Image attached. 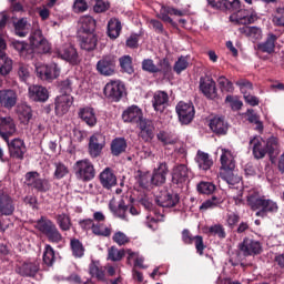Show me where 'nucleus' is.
<instances>
[{
    "label": "nucleus",
    "mask_w": 284,
    "mask_h": 284,
    "mask_svg": "<svg viewBox=\"0 0 284 284\" xmlns=\"http://www.w3.org/2000/svg\"><path fill=\"white\" fill-rule=\"evenodd\" d=\"M214 190H216V185L212 182H200L197 184V192H200V194H212Z\"/></svg>",
    "instance_id": "obj_58"
},
{
    "label": "nucleus",
    "mask_w": 284,
    "mask_h": 284,
    "mask_svg": "<svg viewBox=\"0 0 284 284\" xmlns=\"http://www.w3.org/2000/svg\"><path fill=\"white\" fill-rule=\"evenodd\" d=\"M44 40L45 38H43L41 30L33 31L29 38V41L33 48L41 45Z\"/></svg>",
    "instance_id": "obj_61"
},
{
    "label": "nucleus",
    "mask_w": 284,
    "mask_h": 284,
    "mask_svg": "<svg viewBox=\"0 0 284 284\" xmlns=\"http://www.w3.org/2000/svg\"><path fill=\"white\" fill-rule=\"evenodd\" d=\"M29 97L32 99V101H48V89L41 85H31L29 87Z\"/></svg>",
    "instance_id": "obj_31"
},
{
    "label": "nucleus",
    "mask_w": 284,
    "mask_h": 284,
    "mask_svg": "<svg viewBox=\"0 0 284 284\" xmlns=\"http://www.w3.org/2000/svg\"><path fill=\"white\" fill-rule=\"evenodd\" d=\"M138 128L140 130L139 136L146 143L154 139V124L148 119H143L139 122Z\"/></svg>",
    "instance_id": "obj_18"
},
{
    "label": "nucleus",
    "mask_w": 284,
    "mask_h": 284,
    "mask_svg": "<svg viewBox=\"0 0 284 284\" xmlns=\"http://www.w3.org/2000/svg\"><path fill=\"white\" fill-rule=\"evenodd\" d=\"M71 250L75 258H81V256L85 254V248L83 247V244L79 240H71Z\"/></svg>",
    "instance_id": "obj_54"
},
{
    "label": "nucleus",
    "mask_w": 284,
    "mask_h": 284,
    "mask_svg": "<svg viewBox=\"0 0 284 284\" xmlns=\"http://www.w3.org/2000/svg\"><path fill=\"white\" fill-rule=\"evenodd\" d=\"M17 101H19V95L17 91L12 89H3L0 90V106L4 108V110H12L17 105Z\"/></svg>",
    "instance_id": "obj_10"
},
{
    "label": "nucleus",
    "mask_w": 284,
    "mask_h": 284,
    "mask_svg": "<svg viewBox=\"0 0 284 284\" xmlns=\"http://www.w3.org/2000/svg\"><path fill=\"white\" fill-rule=\"evenodd\" d=\"M57 54L63 61L71 63V65H77L79 63V52L72 45H64L57 50Z\"/></svg>",
    "instance_id": "obj_16"
},
{
    "label": "nucleus",
    "mask_w": 284,
    "mask_h": 284,
    "mask_svg": "<svg viewBox=\"0 0 284 284\" xmlns=\"http://www.w3.org/2000/svg\"><path fill=\"white\" fill-rule=\"evenodd\" d=\"M176 114L179 116V121L182 122L183 125H190L194 120V104L187 102H179L175 106Z\"/></svg>",
    "instance_id": "obj_7"
},
{
    "label": "nucleus",
    "mask_w": 284,
    "mask_h": 284,
    "mask_svg": "<svg viewBox=\"0 0 284 284\" xmlns=\"http://www.w3.org/2000/svg\"><path fill=\"white\" fill-rule=\"evenodd\" d=\"M79 26L81 32L84 34H93L92 32H94V29L97 28V20H94L92 16H82L79 19Z\"/></svg>",
    "instance_id": "obj_32"
},
{
    "label": "nucleus",
    "mask_w": 284,
    "mask_h": 284,
    "mask_svg": "<svg viewBox=\"0 0 284 284\" xmlns=\"http://www.w3.org/2000/svg\"><path fill=\"white\" fill-rule=\"evenodd\" d=\"M38 72L40 73L41 79H44L45 81H54V79H59L61 68H59V64L52 62L40 67Z\"/></svg>",
    "instance_id": "obj_13"
},
{
    "label": "nucleus",
    "mask_w": 284,
    "mask_h": 284,
    "mask_svg": "<svg viewBox=\"0 0 284 284\" xmlns=\"http://www.w3.org/2000/svg\"><path fill=\"white\" fill-rule=\"evenodd\" d=\"M14 213V204L12 199L8 195H0V214L2 216H10Z\"/></svg>",
    "instance_id": "obj_38"
},
{
    "label": "nucleus",
    "mask_w": 284,
    "mask_h": 284,
    "mask_svg": "<svg viewBox=\"0 0 284 284\" xmlns=\"http://www.w3.org/2000/svg\"><path fill=\"white\" fill-rule=\"evenodd\" d=\"M210 128L214 134H227V122L224 118L214 116L210 121Z\"/></svg>",
    "instance_id": "obj_35"
},
{
    "label": "nucleus",
    "mask_w": 284,
    "mask_h": 284,
    "mask_svg": "<svg viewBox=\"0 0 284 284\" xmlns=\"http://www.w3.org/2000/svg\"><path fill=\"white\" fill-rule=\"evenodd\" d=\"M55 221L62 232H69L72 227V220H70V215L65 213L58 214Z\"/></svg>",
    "instance_id": "obj_45"
},
{
    "label": "nucleus",
    "mask_w": 284,
    "mask_h": 284,
    "mask_svg": "<svg viewBox=\"0 0 284 284\" xmlns=\"http://www.w3.org/2000/svg\"><path fill=\"white\" fill-rule=\"evenodd\" d=\"M119 61L120 68L123 70V72H126L128 74H132V72H134V68L132 67V57L123 55L119 59Z\"/></svg>",
    "instance_id": "obj_53"
},
{
    "label": "nucleus",
    "mask_w": 284,
    "mask_h": 284,
    "mask_svg": "<svg viewBox=\"0 0 284 284\" xmlns=\"http://www.w3.org/2000/svg\"><path fill=\"white\" fill-rule=\"evenodd\" d=\"M54 168L55 170L53 176L54 179H58V181L64 179V176H68V174H70V169L68 168V165L63 164V162H55Z\"/></svg>",
    "instance_id": "obj_50"
},
{
    "label": "nucleus",
    "mask_w": 284,
    "mask_h": 284,
    "mask_svg": "<svg viewBox=\"0 0 284 284\" xmlns=\"http://www.w3.org/2000/svg\"><path fill=\"white\" fill-rule=\"evenodd\" d=\"M39 272V263L29 262L21 265L19 268V274L21 276H34Z\"/></svg>",
    "instance_id": "obj_43"
},
{
    "label": "nucleus",
    "mask_w": 284,
    "mask_h": 284,
    "mask_svg": "<svg viewBox=\"0 0 284 284\" xmlns=\"http://www.w3.org/2000/svg\"><path fill=\"white\" fill-rule=\"evenodd\" d=\"M17 133V124L14 120L10 116L0 118V136L3 141H8L10 136H14Z\"/></svg>",
    "instance_id": "obj_12"
},
{
    "label": "nucleus",
    "mask_w": 284,
    "mask_h": 284,
    "mask_svg": "<svg viewBox=\"0 0 284 284\" xmlns=\"http://www.w3.org/2000/svg\"><path fill=\"white\" fill-rule=\"evenodd\" d=\"M122 29L121 21L116 18H112L108 23V37H110V39H119Z\"/></svg>",
    "instance_id": "obj_42"
},
{
    "label": "nucleus",
    "mask_w": 284,
    "mask_h": 284,
    "mask_svg": "<svg viewBox=\"0 0 284 284\" xmlns=\"http://www.w3.org/2000/svg\"><path fill=\"white\" fill-rule=\"evenodd\" d=\"M105 148V135L101 133H94L89 140V154L91 159L101 156V152Z\"/></svg>",
    "instance_id": "obj_8"
},
{
    "label": "nucleus",
    "mask_w": 284,
    "mask_h": 284,
    "mask_svg": "<svg viewBox=\"0 0 284 284\" xmlns=\"http://www.w3.org/2000/svg\"><path fill=\"white\" fill-rule=\"evenodd\" d=\"M78 115L90 128H94V125H97V114L94 113V109H92V108H82V109L79 110Z\"/></svg>",
    "instance_id": "obj_36"
},
{
    "label": "nucleus",
    "mask_w": 284,
    "mask_h": 284,
    "mask_svg": "<svg viewBox=\"0 0 284 284\" xmlns=\"http://www.w3.org/2000/svg\"><path fill=\"white\" fill-rule=\"evenodd\" d=\"M235 85H239L242 94H247V92L252 91L253 87H252V82H250L248 80L245 79H240L235 82Z\"/></svg>",
    "instance_id": "obj_64"
},
{
    "label": "nucleus",
    "mask_w": 284,
    "mask_h": 284,
    "mask_svg": "<svg viewBox=\"0 0 284 284\" xmlns=\"http://www.w3.org/2000/svg\"><path fill=\"white\" fill-rule=\"evenodd\" d=\"M104 95L111 101H121L125 93V84L121 80H111L104 87Z\"/></svg>",
    "instance_id": "obj_4"
},
{
    "label": "nucleus",
    "mask_w": 284,
    "mask_h": 284,
    "mask_svg": "<svg viewBox=\"0 0 284 284\" xmlns=\"http://www.w3.org/2000/svg\"><path fill=\"white\" fill-rule=\"evenodd\" d=\"M246 203L253 212H256L255 216H260V219H265L267 214L278 212V204L274 200L261 195L258 191L248 192Z\"/></svg>",
    "instance_id": "obj_1"
},
{
    "label": "nucleus",
    "mask_w": 284,
    "mask_h": 284,
    "mask_svg": "<svg viewBox=\"0 0 284 284\" xmlns=\"http://www.w3.org/2000/svg\"><path fill=\"white\" fill-rule=\"evenodd\" d=\"M2 50H6V40L0 37V74L6 77L12 72V60Z\"/></svg>",
    "instance_id": "obj_21"
},
{
    "label": "nucleus",
    "mask_w": 284,
    "mask_h": 284,
    "mask_svg": "<svg viewBox=\"0 0 284 284\" xmlns=\"http://www.w3.org/2000/svg\"><path fill=\"white\" fill-rule=\"evenodd\" d=\"M92 234L95 236H110L112 234V227L103 224V222H94Z\"/></svg>",
    "instance_id": "obj_47"
},
{
    "label": "nucleus",
    "mask_w": 284,
    "mask_h": 284,
    "mask_svg": "<svg viewBox=\"0 0 284 284\" xmlns=\"http://www.w3.org/2000/svg\"><path fill=\"white\" fill-rule=\"evenodd\" d=\"M156 139L162 145H176L179 136L172 131L162 130L156 134Z\"/></svg>",
    "instance_id": "obj_33"
},
{
    "label": "nucleus",
    "mask_w": 284,
    "mask_h": 284,
    "mask_svg": "<svg viewBox=\"0 0 284 284\" xmlns=\"http://www.w3.org/2000/svg\"><path fill=\"white\" fill-rule=\"evenodd\" d=\"M74 77L67 78L59 83V90L61 94H72V88H74Z\"/></svg>",
    "instance_id": "obj_49"
},
{
    "label": "nucleus",
    "mask_w": 284,
    "mask_h": 284,
    "mask_svg": "<svg viewBox=\"0 0 284 284\" xmlns=\"http://www.w3.org/2000/svg\"><path fill=\"white\" fill-rule=\"evenodd\" d=\"M180 201L179 194L162 191L156 197L155 203L161 207H174Z\"/></svg>",
    "instance_id": "obj_17"
},
{
    "label": "nucleus",
    "mask_w": 284,
    "mask_h": 284,
    "mask_svg": "<svg viewBox=\"0 0 284 284\" xmlns=\"http://www.w3.org/2000/svg\"><path fill=\"white\" fill-rule=\"evenodd\" d=\"M195 160L200 170L206 171V170H210L212 165H214V161H212V159L210 158V154L203 151L197 152Z\"/></svg>",
    "instance_id": "obj_41"
},
{
    "label": "nucleus",
    "mask_w": 284,
    "mask_h": 284,
    "mask_svg": "<svg viewBox=\"0 0 284 284\" xmlns=\"http://www.w3.org/2000/svg\"><path fill=\"white\" fill-rule=\"evenodd\" d=\"M124 123H140L143 121V110L138 105H131L122 112Z\"/></svg>",
    "instance_id": "obj_14"
},
{
    "label": "nucleus",
    "mask_w": 284,
    "mask_h": 284,
    "mask_svg": "<svg viewBox=\"0 0 284 284\" xmlns=\"http://www.w3.org/2000/svg\"><path fill=\"white\" fill-rule=\"evenodd\" d=\"M263 246H261V242L245 237L243 242L240 244V251L244 254V256H254L256 254H261Z\"/></svg>",
    "instance_id": "obj_11"
},
{
    "label": "nucleus",
    "mask_w": 284,
    "mask_h": 284,
    "mask_svg": "<svg viewBox=\"0 0 284 284\" xmlns=\"http://www.w3.org/2000/svg\"><path fill=\"white\" fill-rule=\"evenodd\" d=\"M190 67V57L187 55H181L180 58H178V60L175 61L174 65H173V70L176 74H181V72L187 70V68Z\"/></svg>",
    "instance_id": "obj_48"
},
{
    "label": "nucleus",
    "mask_w": 284,
    "mask_h": 284,
    "mask_svg": "<svg viewBox=\"0 0 284 284\" xmlns=\"http://www.w3.org/2000/svg\"><path fill=\"white\" fill-rule=\"evenodd\" d=\"M168 172H170L168 169V163H160L151 175L152 185H163L168 179Z\"/></svg>",
    "instance_id": "obj_24"
},
{
    "label": "nucleus",
    "mask_w": 284,
    "mask_h": 284,
    "mask_svg": "<svg viewBox=\"0 0 284 284\" xmlns=\"http://www.w3.org/2000/svg\"><path fill=\"white\" fill-rule=\"evenodd\" d=\"M109 210L114 216H116V219L128 221V205L125 204V201L120 200L116 204V201L111 200L109 203Z\"/></svg>",
    "instance_id": "obj_23"
},
{
    "label": "nucleus",
    "mask_w": 284,
    "mask_h": 284,
    "mask_svg": "<svg viewBox=\"0 0 284 284\" xmlns=\"http://www.w3.org/2000/svg\"><path fill=\"white\" fill-rule=\"evenodd\" d=\"M55 261H57V255L54 253V248L50 244H45L44 252H43L44 265H48V267H52Z\"/></svg>",
    "instance_id": "obj_46"
},
{
    "label": "nucleus",
    "mask_w": 284,
    "mask_h": 284,
    "mask_svg": "<svg viewBox=\"0 0 284 284\" xmlns=\"http://www.w3.org/2000/svg\"><path fill=\"white\" fill-rule=\"evenodd\" d=\"M190 171L185 164L175 165L172 171V183L181 185L187 181Z\"/></svg>",
    "instance_id": "obj_26"
},
{
    "label": "nucleus",
    "mask_w": 284,
    "mask_h": 284,
    "mask_svg": "<svg viewBox=\"0 0 284 284\" xmlns=\"http://www.w3.org/2000/svg\"><path fill=\"white\" fill-rule=\"evenodd\" d=\"M276 41H278V37L274 33H268L266 40L257 44V50L272 54L276 48Z\"/></svg>",
    "instance_id": "obj_34"
},
{
    "label": "nucleus",
    "mask_w": 284,
    "mask_h": 284,
    "mask_svg": "<svg viewBox=\"0 0 284 284\" xmlns=\"http://www.w3.org/2000/svg\"><path fill=\"white\" fill-rule=\"evenodd\" d=\"M44 236H47L50 243H61V241H63V235H61L57 225L53 226V229H51Z\"/></svg>",
    "instance_id": "obj_56"
},
{
    "label": "nucleus",
    "mask_w": 284,
    "mask_h": 284,
    "mask_svg": "<svg viewBox=\"0 0 284 284\" xmlns=\"http://www.w3.org/2000/svg\"><path fill=\"white\" fill-rule=\"evenodd\" d=\"M136 181L141 187H148V184L152 181V175L150 172L138 171Z\"/></svg>",
    "instance_id": "obj_60"
},
{
    "label": "nucleus",
    "mask_w": 284,
    "mask_h": 284,
    "mask_svg": "<svg viewBox=\"0 0 284 284\" xmlns=\"http://www.w3.org/2000/svg\"><path fill=\"white\" fill-rule=\"evenodd\" d=\"M6 143L8 145L10 159H17L18 161H23V159H26V152H28V149L26 148V142L22 139L16 138L10 141V138H8Z\"/></svg>",
    "instance_id": "obj_5"
},
{
    "label": "nucleus",
    "mask_w": 284,
    "mask_h": 284,
    "mask_svg": "<svg viewBox=\"0 0 284 284\" xmlns=\"http://www.w3.org/2000/svg\"><path fill=\"white\" fill-rule=\"evenodd\" d=\"M113 242L116 243V245H128V243L130 242V237H128V235H125V233L118 231L113 234Z\"/></svg>",
    "instance_id": "obj_63"
},
{
    "label": "nucleus",
    "mask_w": 284,
    "mask_h": 284,
    "mask_svg": "<svg viewBox=\"0 0 284 284\" xmlns=\"http://www.w3.org/2000/svg\"><path fill=\"white\" fill-rule=\"evenodd\" d=\"M53 226H55L54 222L44 216L36 222V229L44 235H47L51 231V229H53Z\"/></svg>",
    "instance_id": "obj_44"
},
{
    "label": "nucleus",
    "mask_w": 284,
    "mask_h": 284,
    "mask_svg": "<svg viewBox=\"0 0 284 284\" xmlns=\"http://www.w3.org/2000/svg\"><path fill=\"white\" fill-rule=\"evenodd\" d=\"M184 17L185 12L183 10H179L174 7L162 6L160 9V13L158 14V19L164 21V23H174V20L171 17Z\"/></svg>",
    "instance_id": "obj_19"
},
{
    "label": "nucleus",
    "mask_w": 284,
    "mask_h": 284,
    "mask_svg": "<svg viewBox=\"0 0 284 284\" xmlns=\"http://www.w3.org/2000/svg\"><path fill=\"white\" fill-rule=\"evenodd\" d=\"M142 70H144V72H150L151 74H156L159 72V67L154 64V60L145 59L142 61Z\"/></svg>",
    "instance_id": "obj_62"
},
{
    "label": "nucleus",
    "mask_w": 284,
    "mask_h": 284,
    "mask_svg": "<svg viewBox=\"0 0 284 284\" xmlns=\"http://www.w3.org/2000/svg\"><path fill=\"white\" fill-rule=\"evenodd\" d=\"M257 19L258 16L256 12H251L241 8L233 11V13L230 16V21L231 23H234V26H250L251 23H255Z\"/></svg>",
    "instance_id": "obj_3"
},
{
    "label": "nucleus",
    "mask_w": 284,
    "mask_h": 284,
    "mask_svg": "<svg viewBox=\"0 0 284 284\" xmlns=\"http://www.w3.org/2000/svg\"><path fill=\"white\" fill-rule=\"evenodd\" d=\"M222 10H227L229 12L241 10V0H224Z\"/></svg>",
    "instance_id": "obj_59"
},
{
    "label": "nucleus",
    "mask_w": 284,
    "mask_h": 284,
    "mask_svg": "<svg viewBox=\"0 0 284 284\" xmlns=\"http://www.w3.org/2000/svg\"><path fill=\"white\" fill-rule=\"evenodd\" d=\"M200 90L206 97V99L214 100L216 97H219V93L216 92V82L212 79L200 81Z\"/></svg>",
    "instance_id": "obj_25"
},
{
    "label": "nucleus",
    "mask_w": 284,
    "mask_h": 284,
    "mask_svg": "<svg viewBox=\"0 0 284 284\" xmlns=\"http://www.w3.org/2000/svg\"><path fill=\"white\" fill-rule=\"evenodd\" d=\"M266 154H278V139L272 136L266 141Z\"/></svg>",
    "instance_id": "obj_57"
},
{
    "label": "nucleus",
    "mask_w": 284,
    "mask_h": 284,
    "mask_svg": "<svg viewBox=\"0 0 284 284\" xmlns=\"http://www.w3.org/2000/svg\"><path fill=\"white\" fill-rule=\"evenodd\" d=\"M250 145L255 159H264L265 154H267L266 141L263 138L258 135L253 136L250 140Z\"/></svg>",
    "instance_id": "obj_20"
},
{
    "label": "nucleus",
    "mask_w": 284,
    "mask_h": 284,
    "mask_svg": "<svg viewBox=\"0 0 284 284\" xmlns=\"http://www.w3.org/2000/svg\"><path fill=\"white\" fill-rule=\"evenodd\" d=\"M72 103H74V98H72L70 94L58 95L54 101L57 116L68 114V112H70V108H72Z\"/></svg>",
    "instance_id": "obj_9"
},
{
    "label": "nucleus",
    "mask_w": 284,
    "mask_h": 284,
    "mask_svg": "<svg viewBox=\"0 0 284 284\" xmlns=\"http://www.w3.org/2000/svg\"><path fill=\"white\" fill-rule=\"evenodd\" d=\"M221 203H223L221 197L212 196L201 204L200 210H213V207H219Z\"/></svg>",
    "instance_id": "obj_55"
},
{
    "label": "nucleus",
    "mask_w": 284,
    "mask_h": 284,
    "mask_svg": "<svg viewBox=\"0 0 284 284\" xmlns=\"http://www.w3.org/2000/svg\"><path fill=\"white\" fill-rule=\"evenodd\" d=\"M100 183L104 190H112L116 185V174L111 168H105L99 175Z\"/></svg>",
    "instance_id": "obj_22"
},
{
    "label": "nucleus",
    "mask_w": 284,
    "mask_h": 284,
    "mask_svg": "<svg viewBox=\"0 0 284 284\" xmlns=\"http://www.w3.org/2000/svg\"><path fill=\"white\" fill-rule=\"evenodd\" d=\"M98 41L99 39L97 38V34L84 33L80 37V47L82 50H85L87 52H92V50L97 49Z\"/></svg>",
    "instance_id": "obj_28"
},
{
    "label": "nucleus",
    "mask_w": 284,
    "mask_h": 284,
    "mask_svg": "<svg viewBox=\"0 0 284 284\" xmlns=\"http://www.w3.org/2000/svg\"><path fill=\"white\" fill-rule=\"evenodd\" d=\"M204 234L206 236H217V239H225L227 234L225 233V227L223 224H213L211 226H204L203 229Z\"/></svg>",
    "instance_id": "obj_39"
},
{
    "label": "nucleus",
    "mask_w": 284,
    "mask_h": 284,
    "mask_svg": "<svg viewBox=\"0 0 284 284\" xmlns=\"http://www.w3.org/2000/svg\"><path fill=\"white\" fill-rule=\"evenodd\" d=\"M73 170L78 181L83 183H88L97 176V169H94V163L90 159L78 160L73 165Z\"/></svg>",
    "instance_id": "obj_2"
},
{
    "label": "nucleus",
    "mask_w": 284,
    "mask_h": 284,
    "mask_svg": "<svg viewBox=\"0 0 284 284\" xmlns=\"http://www.w3.org/2000/svg\"><path fill=\"white\" fill-rule=\"evenodd\" d=\"M235 158L232 150L222 148L220 156L221 168H236Z\"/></svg>",
    "instance_id": "obj_30"
},
{
    "label": "nucleus",
    "mask_w": 284,
    "mask_h": 284,
    "mask_svg": "<svg viewBox=\"0 0 284 284\" xmlns=\"http://www.w3.org/2000/svg\"><path fill=\"white\" fill-rule=\"evenodd\" d=\"M97 70L102 77H112L116 72V55H103L97 63Z\"/></svg>",
    "instance_id": "obj_6"
},
{
    "label": "nucleus",
    "mask_w": 284,
    "mask_h": 284,
    "mask_svg": "<svg viewBox=\"0 0 284 284\" xmlns=\"http://www.w3.org/2000/svg\"><path fill=\"white\" fill-rule=\"evenodd\" d=\"M170 104V95L165 91H155L152 98V106L155 112L163 113Z\"/></svg>",
    "instance_id": "obj_15"
},
{
    "label": "nucleus",
    "mask_w": 284,
    "mask_h": 284,
    "mask_svg": "<svg viewBox=\"0 0 284 284\" xmlns=\"http://www.w3.org/2000/svg\"><path fill=\"white\" fill-rule=\"evenodd\" d=\"M125 256L124 250H118L116 246H111L108 248V260L114 263L121 261Z\"/></svg>",
    "instance_id": "obj_51"
},
{
    "label": "nucleus",
    "mask_w": 284,
    "mask_h": 284,
    "mask_svg": "<svg viewBox=\"0 0 284 284\" xmlns=\"http://www.w3.org/2000/svg\"><path fill=\"white\" fill-rule=\"evenodd\" d=\"M239 32L251 39V41H261V39H263V30L258 27L244 26L239 28Z\"/></svg>",
    "instance_id": "obj_29"
},
{
    "label": "nucleus",
    "mask_w": 284,
    "mask_h": 284,
    "mask_svg": "<svg viewBox=\"0 0 284 284\" xmlns=\"http://www.w3.org/2000/svg\"><path fill=\"white\" fill-rule=\"evenodd\" d=\"M18 116L22 123H28L32 119V109L28 105L19 106Z\"/></svg>",
    "instance_id": "obj_52"
},
{
    "label": "nucleus",
    "mask_w": 284,
    "mask_h": 284,
    "mask_svg": "<svg viewBox=\"0 0 284 284\" xmlns=\"http://www.w3.org/2000/svg\"><path fill=\"white\" fill-rule=\"evenodd\" d=\"M236 166H220L219 176L222 181L227 182L229 185H236L241 178L234 174V169Z\"/></svg>",
    "instance_id": "obj_27"
},
{
    "label": "nucleus",
    "mask_w": 284,
    "mask_h": 284,
    "mask_svg": "<svg viewBox=\"0 0 284 284\" xmlns=\"http://www.w3.org/2000/svg\"><path fill=\"white\" fill-rule=\"evenodd\" d=\"M32 30V24L28 22L27 18H21L14 23V32L17 37H28Z\"/></svg>",
    "instance_id": "obj_37"
},
{
    "label": "nucleus",
    "mask_w": 284,
    "mask_h": 284,
    "mask_svg": "<svg viewBox=\"0 0 284 284\" xmlns=\"http://www.w3.org/2000/svg\"><path fill=\"white\" fill-rule=\"evenodd\" d=\"M125 150H128V141H125L124 138H115L112 140L111 154H113V156H120Z\"/></svg>",
    "instance_id": "obj_40"
}]
</instances>
